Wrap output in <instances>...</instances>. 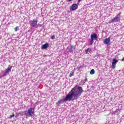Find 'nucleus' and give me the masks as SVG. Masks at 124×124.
I'll use <instances>...</instances> for the list:
<instances>
[{"label": "nucleus", "instance_id": "nucleus-1", "mask_svg": "<svg viewBox=\"0 0 124 124\" xmlns=\"http://www.w3.org/2000/svg\"><path fill=\"white\" fill-rule=\"evenodd\" d=\"M83 93V88L81 86L76 85L71 89L70 92L66 95L65 97L62 99H60L56 103L57 106H60V104H62L66 101H71L77 99Z\"/></svg>", "mask_w": 124, "mask_h": 124}, {"label": "nucleus", "instance_id": "nucleus-2", "mask_svg": "<svg viewBox=\"0 0 124 124\" xmlns=\"http://www.w3.org/2000/svg\"><path fill=\"white\" fill-rule=\"evenodd\" d=\"M37 22H38V20L36 19H34L30 21L29 24L30 26L31 27V28H35V29H37L38 28Z\"/></svg>", "mask_w": 124, "mask_h": 124}, {"label": "nucleus", "instance_id": "nucleus-3", "mask_svg": "<svg viewBox=\"0 0 124 124\" xmlns=\"http://www.w3.org/2000/svg\"><path fill=\"white\" fill-rule=\"evenodd\" d=\"M121 21V13H118L115 17H114L110 23H117Z\"/></svg>", "mask_w": 124, "mask_h": 124}, {"label": "nucleus", "instance_id": "nucleus-4", "mask_svg": "<svg viewBox=\"0 0 124 124\" xmlns=\"http://www.w3.org/2000/svg\"><path fill=\"white\" fill-rule=\"evenodd\" d=\"M91 40L90 42V45H93V43L94 40H97V38H98V37L97 36V34L95 33H94L91 35Z\"/></svg>", "mask_w": 124, "mask_h": 124}, {"label": "nucleus", "instance_id": "nucleus-5", "mask_svg": "<svg viewBox=\"0 0 124 124\" xmlns=\"http://www.w3.org/2000/svg\"><path fill=\"white\" fill-rule=\"evenodd\" d=\"M11 69H12V66L8 67L5 71L2 72V77H4L5 76H7L9 74L10 72H11Z\"/></svg>", "mask_w": 124, "mask_h": 124}, {"label": "nucleus", "instance_id": "nucleus-6", "mask_svg": "<svg viewBox=\"0 0 124 124\" xmlns=\"http://www.w3.org/2000/svg\"><path fill=\"white\" fill-rule=\"evenodd\" d=\"M28 117H32L34 115V108H30L27 111Z\"/></svg>", "mask_w": 124, "mask_h": 124}, {"label": "nucleus", "instance_id": "nucleus-7", "mask_svg": "<svg viewBox=\"0 0 124 124\" xmlns=\"http://www.w3.org/2000/svg\"><path fill=\"white\" fill-rule=\"evenodd\" d=\"M119 62V61L117 60V59H113L112 62L111 63L112 69H115V68H116V64H117V62Z\"/></svg>", "mask_w": 124, "mask_h": 124}, {"label": "nucleus", "instance_id": "nucleus-8", "mask_svg": "<svg viewBox=\"0 0 124 124\" xmlns=\"http://www.w3.org/2000/svg\"><path fill=\"white\" fill-rule=\"evenodd\" d=\"M76 9H78V4H73L71 6V10L72 11H75Z\"/></svg>", "mask_w": 124, "mask_h": 124}, {"label": "nucleus", "instance_id": "nucleus-9", "mask_svg": "<svg viewBox=\"0 0 124 124\" xmlns=\"http://www.w3.org/2000/svg\"><path fill=\"white\" fill-rule=\"evenodd\" d=\"M76 49V46L70 45V46L69 48L68 52L72 53L73 52V50Z\"/></svg>", "mask_w": 124, "mask_h": 124}, {"label": "nucleus", "instance_id": "nucleus-10", "mask_svg": "<svg viewBox=\"0 0 124 124\" xmlns=\"http://www.w3.org/2000/svg\"><path fill=\"white\" fill-rule=\"evenodd\" d=\"M110 38H111V37H109L108 38H106L105 40H104V43L105 44H106L107 45H109L110 43Z\"/></svg>", "mask_w": 124, "mask_h": 124}, {"label": "nucleus", "instance_id": "nucleus-11", "mask_svg": "<svg viewBox=\"0 0 124 124\" xmlns=\"http://www.w3.org/2000/svg\"><path fill=\"white\" fill-rule=\"evenodd\" d=\"M49 47V44L46 43L42 46L41 49L46 50Z\"/></svg>", "mask_w": 124, "mask_h": 124}, {"label": "nucleus", "instance_id": "nucleus-12", "mask_svg": "<svg viewBox=\"0 0 124 124\" xmlns=\"http://www.w3.org/2000/svg\"><path fill=\"white\" fill-rule=\"evenodd\" d=\"M24 116H26L27 117H29V113H28V111L27 110H25L23 112Z\"/></svg>", "mask_w": 124, "mask_h": 124}, {"label": "nucleus", "instance_id": "nucleus-13", "mask_svg": "<svg viewBox=\"0 0 124 124\" xmlns=\"http://www.w3.org/2000/svg\"><path fill=\"white\" fill-rule=\"evenodd\" d=\"M94 72H95V71H94V69H93L90 71V74L91 75H93V74H94Z\"/></svg>", "mask_w": 124, "mask_h": 124}, {"label": "nucleus", "instance_id": "nucleus-14", "mask_svg": "<svg viewBox=\"0 0 124 124\" xmlns=\"http://www.w3.org/2000/svg\"><path fill=\"white\" fill-rule=\"evenodd\" d=\"M82 82L83 83H86V82H88V78H87V77H86L85 78V79H84L83 80H82Z\"/></svg>", "mask_w": 124, "mask_h": 124}, {"label": "nucleus", "instance_id": "nucleus-15", "mask_svg": "<svg viewBox=\"0 0 124 124\" xmlns=\"http://www.w3.org/2000/svg\"><path fill=\"white\" fill-rule=\"evenodd\" d=\"M89 50H91V48H88L86 50H85L86 54H89Z\"/></svg>", "mask_w": 124, "mask_h": 124}, {"label": "nucleus", "instance_id": "nucleus-16", "mask_svg": "<svg viewBox=\"0 0 124 124\" xmlns=\"http://www.w3.org/2000/svg\"><path fill=\"white\" fill-rule=\"evenodd\" d=\"M73 75H74V72H73L72 73H70V74L69 75V77H72V76H73Z\"/></svg>", "mask_w": 124, "mask_h": 124}, {"label": "nucleus", "instance_id": "nucleus-17", "mask_svg": "<svg viewBox=\"0 0 124 124\" xmlns=\"http://www.w3.org/2000/svg\"><path fill=\"white\" fill-rule=\"evenodd\" d=\"M18 30H19V27L18 26L16 27L15 29V31H18Z\"/></svg>", "mask_w": 124, "mask_h": 124}, {"label": "nucleus", "instance_id": "nucleus-18", "mask_svg": "<svg viewBox=\"0 0 124 124\" xmlns=\"http://www.w3.org/2000/svg\"><path fill=\"white\" fill-rule=\"evenodd\" d=\"M15 115H14V114H13L12 115H10L9 119H11V118H13V117H14Z\"/></svg>", "mask_w": 124, "mask_h": 124}, {"label": "nucleus", "instance_id": "nucleus-19", "mask_svg": "<svg viewBox=\"0 0 124 124\" xmlns=\"http://www.w3.org/2000/svg\"><path fill=\"white\" fill-rule=\"evenodd\" d=\"M51 39H55V35H52V37H51Z\"/></svg>", "mask_w": 124, "mask_h": 124}, {"label": "nucleus", "instance_id": "nucleus-20", "mask_svg": "<svg viewBox=\"0 0 124 124\" xmlns=\"http://www.w3.org/2000/svg\"><path fill=\"white\" fill-rule=\"evenodd\" d=\"M82 0H78V3H80V2Z\"/></svg>", "mask_w": 124, "mask_h": 124}, {"label": "nucleus", "instance_id": "nucleus-21", "mask_svg": "<svg viewBox=\"0 0 124 124\" xmlns=\"http://www.w3.org/2000/svg\"><path fill=\"white\" fill-rule=\"evenodd\" d=\"M39 27H42V24H38V25Z\"/></svg>", "mask_w": 124, "mask_h": 124}, {"label": "nucleus", "instance_id": "nucleus-22", "mask_svg": "<svg viewBox=\"0 0 124 124\" xmlns=\"http://www.w3.org/2000/svg\"><path fill=\"white\" fill-rule=\"evenodd\" d=\"M122 62H124V57L122 59Z\"/></svg>", "mask_w": 124, "mask_h": 124}, {"label": "nucleus", "instance_id": "nucleus-23", "mask_svg": "<svg viewBox=\"0 0 124 124\" xmlns=\"http://www.w3.org/2000/svg\"><path fill=\"white\" fill-rule=\"evenodd\" d=\"M118 112H119V109H116V113H118Z\"/></svg>", "mask_w": 124, "mask_h": 124}, {"label": "nucleus", "instance_id": "nucleus-24", "mask_svg": "<svg viewBox=\"0 0 124 124\" xmlns=\"http://www.w3.org/2000/svg\"><path fill=\"white\" fill-rule=\"evenodd\" d=\"M68 1H72V0H67Z\"/></svg>", "mask_w": 124, "mask_h": 124}]
</instances>
